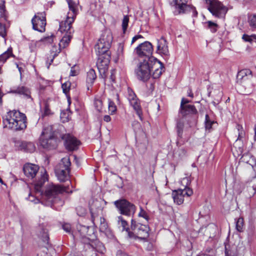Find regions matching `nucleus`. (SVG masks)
Here are the masks:
<instances>
[{"label":"nucleus","instance_id":"nucleus-1","mask_svg":"<svg viewBox=\"0 0 256 256\" xmlns=\"http://www.w3.org/2000/svg\"><path fill=\"white\" fill-rule=\"evenodd\" d=\"M41 173L40 179L34 184V189L36 193H38L42 196V202L44 203L45 205L52 206L58 200L57 196L59 193L64 192L68 193L72 192V190L70 191L68 188L66 186L52 184L47 186L44 193L42 190V188L44 183L48 180V174L45 170L44 172H41Z\"/></svg>","mask_w":256,"mask_h":256},{"label":"nucleus","instance_id":"nucleus-2","mask_svg":"<svg viewBox=\"0 0 256 256\" xmlns=\"http://www.w3.org/2000/svg\"><path fill=\"white\" fill-rule=\"evenodd\" d=\"M26 117L19 111L14 110L8 112L4 119V128L16 131L25 129Z\"/></svg>","mask_w":256,"mask_h":256},{"label":"nucleus","instance_id":"nucleus-3","mask_svg":"<svg viewBox=\"0 0 256 256\" xmlns=\"http://www.w3.org/2000/svg\"><path fill=\"white\" fill-rule=\"evenodd\" d=\"M73 22L72 18H70L68 21L60 22L59 31L64 34V36L59 43L60 48H64L69 44L74 32V30L72 27Z\"/></svg>","mask_w":256,"mask_h":256},{"label":"nucleus","instance_id":"nucleus-4","mask_svg":"<svg viewBox=\"0 0 256 256\" xmlns=\"http://www.w3.org/2000/svg\"><path fill=\"white\" fill-rule=\"evenodd\" d=\"M152 62L142 60L137 65L134 72L137 78L142 81H147L150 76Z\"/></svg>","mask_w":256,"mask_h":256},{"label":"nucleus","instance_id":"nucleus-5","mask_svg":"<svg viewBox=\"0 0 256 256\" xmlns=\"http://www.w3.org/2000/svg\"><path fill=\"white\" fill-rule=\"evenodd\" d=\"M40 140L42 146L44 148L52 149L56 148V140L52 126H48L44 128Z\"/></svg>","mask_w":256,"mask_h":256},{"label":"nucleus","instance_id":"nucleus-6","mask_svg":"<svg viewBox=\"0 0 256 256\" xmlns=\"http://www.w3.org/2000/svg\"><path fill=\"white\" fill-rule=\"evenodd\" d=\"M153 48L152 44L148 42H145L140 44L134 50V52L142 60L151 61L155 60L156 58L152 56Z\"/></svg>","mask_w":256,"mask_h":256},{"label":"nucleus","instance_id":"nucleus-7","mask_svg":"<svg viewBox=\"0 0 256 256\" xmlns=\"http://www.w3.org/2000/svg\"><path fill=\"white\" fill-rule=\"evenodd\" d=\"M112 40V36L110 32H105L102 34L97 44L95 49L97 53L104 54L108 52Z\"/></svg>","mask_w":256,"mask_h":256},{"label":"nucleus","instance_id":"nucleus-8","mask_svg":"<svg viewBox=\"0 0 256 256\" xmlns=\"http://www.w3.org/2000/svg\"><path fill=\"white\" fill-rule=\"evenodd\" d=\"M114 204L121 214L126 216H134L136 210L135 205L124 198L114 201Z\"/></svg>","mask_w":256,"mask_h":256},{"label":"nucleus","instance_id":"nucleus-9","mask_svg":"<svg viewBox=\"0 0 256 256\" xmlns=\"http://www.w3.org/2000/svg\"><path fill=\"white\" fill-rule=\"evenodd\" d=\"M70 164L69 158L66 157L62 159L59 167L56 170V176L60 181L64 182L68 180Z\"/></svg>","mask_w":256,"mask_h":256},{"label":"nucleus","instance_id":"nucleus-10","mask_svg":"<svg viewBox=\"0 0 256 256\" xmlns=\"http://www.w3.org/2000/svg\"><path fill=\"white\" fill-rule=\"evenodd\" d=\"M46 12H37L32 19V28L40 32H44L46 30Z\"/></svg>","mask_w":256,"mask_h":256},{"label":"nucleus","instance_id":"nucleus-11","mask_svg":"<svg viewBox=\"0 0 256 256\" xmlns=\"http://www.w3.org/2000/svg\"><path fill=\"white\" fill-rule=\"evenodd\" d=\"M126 98L129 102L130 105L133 108L136 112L140 120H142V110L140 106V101L137 98L136 94L132 89L128 87L127 88Z\"/></svg>","mask_w":256,"mask_h":256},{"label":"nucleus","instance_id":"nucleus-12","mask_svg":"<svg viewBox=\"0 0 256 256\" xmlns=\"http://www.w3.org/2000/svg\"><path fill=\"white\" fill-rule=\"evenodd\" d=\"M176 8L178 10V14H188L192 12V16H196L198 12L196 8L188 4V0H173Z\"/></svg>","mask_w":256,"mask_h":256},{"label":"nucleus","instance_id":"nucleus-13","mask_svg":"<svg viewBox=\"0 0 256 256\" xmlns=\"http://www.w3.org/2000/svg\"><path fill=\"white\" fill-rule=\"evenodd\" d=\"M208 9L214 16L218 18H224L228 10L227 8L222 2L216 0H213Z\"/></svg>","mask_w":256,"mask_h":256},{"label":"nucleus","instance_id":"nucleus-14","mask_svg":"<svg viewBox=\"0 0 256 256\" xmlns=\"http://www.w3.org/2000/svg\"><path fill=\"white\" fill-rule=\"evenodd\" d=\"M98 56L96 66L101 75L104 74L108 69L110 62V55L108 52L104 54L97 53Z\"/></svg>","mask_w":256,"mask_h":256},{"label":"nucleus","instance_id":"nucleus-15","mask_svg":"<svg viewBox=\"0 0 256 256\" xmlns=\"http://www.w3.org/2000/svg\"><path fill=\"white\" fill-rule=\"evenodd\" d=\"M192 194L193 191L192 188L182 189L180 188L172 192V196L174 202L180 205L183 203L184 196L189 197Z\"/></svg>","mask_w":256,"mask_h":256},{"label":"nucleus","instance_id":"nucleus-16","mask_svg":"<svg viewBox=\"0 0 256 256\" xmlns=\"http://www.w3.org/2000/svg\"><path fill=\"white\" fill-rule=\"evenodd\" d=\"M131 228L134 231V234L140 238H146L148 236L149 228L146 224H142L137 223L133 219L131 220Z\"/></svg>","mask_w":256,"mask_h":256},{"label":"nucleus","instance_id":"nucleus-17","mask_svg":"<svg viewBox=\"0 0 256 256\" xmlns=\"http://www.w3.org/2000/svg\"><path fill=\"white\" fill-rule=\"evenodd\" d=\"M62 138L64 140V144L68 150L73 151L78 148L80 142L72 136L70 134H66L63 135Z\"/></svg>","mask_w":256,"mask_h":256},{"label":"nucleus","instance_id":"nucleus-18","mask_svg":"<svg viewBox=\"0 0 256 256\" xmlns=\"http://www.w3.org/2000/svg\"><path fill=\"white\" fill-rule=\"evenodd\" d=\"M102 209L103 207L101 200H92V202H90V210L94 223L96 216L102 212Z\"/></svg>","mask_w":256,"mask_h":256},{"label":"nucleus","instance_id":"nucleus-19","mask_svg":"<svg viewBox=\"0 0 256 256\" xmlns=\"http://www.w3.org/2000/svg\"><path fill=\"white\" fill-rule=\"evenodd\" d=\"M15 146L18 150L28 152H33L36 150L34 144L30 142L17 141L15 142Z\"/></svg>","mask_w":256,"mask_h":256},{"label":"nucleus","instance_id":"nucleus-20","mask_svg":"<svg viewBox=\"0 0 256 256\" xmlns=\"http://www.w3.org/2000/svg\"><path fill=\"white\" fill-rule=\"evenodd\" d=\"M117 222L118 228L122 232L126 231L128 238H136V236L135 234L130 230L127 222L122 216H118L117 217Z\"/></svg>","mask_w":256,"mask_h":256},{"label":"nucleus","instance_id":"nucleus-21","mask_svg":"<svg viewBox=\"0 0 256 256\" xmlns=\"http://www.w3.org/2000/svg\"><path fill=\"white\" fill-rule=\"evenodd\" d=\"M39 170L38 166L32 164H27L24 166L23 170L24 174L28 178H34Z\"/></svg>","mask_w":256,"mask_h":256},{"label":"nucleus","instance_id":"nucleus-22","mask_svg":"<svg viewBox=\"0 0 256 256\" xmlns=\"http://www.w3.org/2000/svg\"><path fill=\"white\" fill-rule=\"evenodd\" d=\"M100 224L99 226L100 231L104 234L108 238L112 239L114 237L112 230L108 226L105 218L100 217Z\"/></svg>","mask_w":256,"mask_h":256},{"label":"nucleus","instance_id":"nucleus-23","mask_svg":"<svg viewBox=\"0 0 256 256\" xmlns=\"http://www.w3.org/2000/svg\"><path fill=\"white\" fill-rule=\"evenodd\" d=\"M252 78V72L249 69H243L239 71L236 76V81L240 84L248 81Z\"/></svg>","mask_w":256,"mask_h":256},{"label":"nucleus","instance_id":"nucleus-24","mask_svg":"<svg viewBox=\"0 0 256 256\" xmlns=\"http://www.w3.org/2000/svg\"><path fill=\"white\" fill-rule=\"evenodd\" d=\"M152 70H154V72L152 74V76L154 78L156 79L160 77L162 74V70L164 68L162 63L158 61L156 58L155 60H152Z\"/></svg>","mask_w":256,"mask_h":256},{"label":"nucleus","instance_id":"nucleus-25","mask_svg":"<svg viewBox=\"0 0 256 256\" xmlns=\"http://www.w3.org/2000/svg\"><path fill=\"white\" fill-rule=\"evenodd\" d=\"M77 231L76 232V236L84 240V242H86V240L88 239V232L89 227L82 226L81 224H78L76 226Z\"/></svg>","mask_w":256,"mask_h":256},{"label":"nucleus","instance_id":"nucleus-26","mask_svg":"<svg viewBox=\"0 0 256 256\" xmlns=\"http://www.w3.org/2000/svg\"><path fill=\"white\" fill-rule=\"evenodd\" d=\"M157 51L159 54L167 56L168 54V42L166 38L162 37L158 40Z\"/></svg>","mask_w":256,"mask_h":256},{"label":"nucleus","instance_id":"nucleus-27","mask_svg":"<svg viewBox=\"0 0 256 256\" xmlns=\"http://www.w3.org/2000/svg\"><path fill=\"white\" fill-rule=\"evenodd\" d=\"M10 92L22 94L27 98H30V92L29 88L24 86H20L17 88H14L11 90Z\"/></svg>","mask_w":256,"mask_h":256},{"label":"nucleus","instance_id":"nucleus-28","mask_svg":"<svg viewBox=\"0 0 256 256\" xmlns=\"http://www.w3.org/2000/svg\"><path fill=\"white\" fill-rule=\"evenodd\" d=\"M66 2L68 4L69 9L72 12V14L68 13L66 19L65 21H68L70 18H72L74 21L77 14L76 4L72 0H66Z\"/></svg>","mask_w":256,"mask_h":256},{"label":"nucleus","instance_id":"nucleus-29","mask_svg":"<svg viewBox=\"0 0 256 256\" xmlns=\"http://www.w3.org/2000/svg\"><path fill=\"white\" fill-rule=\"evenodd\" d=\"M180 112L182 116H185L189 114H196L197 110L194 105L188 104L180 108Z\"/></svg>","mask_w":256,"mask_h":256},{"label":"nucleus","instance_id":"nucleus-30","mask_svg":"<svg viewBox=\"0 0 256 256\" xmlns=\"http://www.w3.org/2000/svg\"><path fill=\"white\" fill-rule=\"evenodd\" d=\"M96 78L95 71L93 69L90 70L87 73L86 82L88 84L92 86ZM89 86H88V89L89 90Z\"/></svg>","mask_w":256,"mask_h":256},{"label":"nucleus","instance_id":"nucleus-31","mask_svg":"<svg viewBox=\"0 0 256 256\" xmlns=\"http://www.w3.org/2000/svg\"><path fill=\"white\" fill-rule=\"evenodd\" d=\"M14 56L12 54V49L10 47L6 51L0 55V62L4 64L8 58Z\"/></svg>","mask_w":256,"mask_h":256},{"label":"nucleus","instance_id":"nucleus-32","mask_svg":"<svg viewBox=\"0 0 256 256\" xmlns=\"http://www.w3.org/2000/svg\"><path fill=\"white\" fill-rule=\"evenodd\" d=\"M248 23L252 29H256V14H253L248 16Z\"/></svg>","mask_w":256,"mask_h":256},{"label":"nucleus","instance_id":"nucleus-33","mask_svg":"<svg viewBox=\"0 0 256 256\" xmlns=\"http://www.w3.org/2000/svg\"><path fill=\"white\" fill-rule=\"evenodd\" d=\"M60 52V50L58 49V51L54 52L53 50L51 53L50 56L48 58V61L46 62L47 68H48L50 66L52 62L56 56L58 55V54Z\"/></svg>","mask_w":256,"mask_h":256},{"label":"nucleus","instance_id":"nucleus-34","mask_svg":"<svg viewBox=\"0 0 256 256\" xmlns=\"http://www.w3.org/2000/svg\"><path fill=\"white\" fill-rule=\"evenodd\" d=\"M94 106L96 110L100 112L103 107L102 100L100 98H96L94 100Z\"/></svg>","mask_w":256,"mask_h":256},{"label":"nucleus","instance_id":"nucleus-35","mask_svg":"<svg viewBox=\"0 0 256 256\" xmlns=\"http://www.w3.org/2000/svg\"><path fill=\"white\" fill-rule=\"evenodd\" d=\"M184 124L183 121L181 120H179L177 122L176 124V130H177V134L178 136L180 138L182 137L183 128H184Z\"/></svg>","mask_w":256,"mask_h":256},{"label":"nucleus","instance_id":"nucleus-36","mask_svg":"<svg viewBox=\"0 0 256 256\" xmlns=\"http://www.w3.org/2000/svg\"><path fill=\"white\" fill-rule=\"evenodd\" d=\"M42 112V116H48L51 114V110L50 108V105L48 102H44V108Z\"/></svg>","mask_w":256,"mask_h":256},{"label":"nucleus","instance_id":"nucleus-37","mask_svg":"<svg viewBox=\"0 0 256 256\" xmlns=\"http://www.w3.org/2000/svg\"><path fill=\"white\" fill-rule=\"evenodd\" d=\"M70 117V112L68 110L63 111L60 113V118L62 122H66L69 120Z\"/></svg>","mask_w":256,"mask_h":256},{"label":"nucleus","instance_id":"nucleus-38","mask_svg":"<svg viewBox=\"0 0 256 256\" xmlns=\"http://www.w3.org/2000/svg\"><path fill=\"white\" fill-rule=\"evenodd\" d=\"M236 128L238 131V138L237 140H240L245 136V132L242 126L237 124Z\"/></svg>","mask_w":256,"mask_h":256},{"label":"nucleus","instance_id":"nucleus-39","mask_svg":"<svg viewBox=\"0 0 256 256\" xmlns=\"http://www.w3.org/2000/svg\"><path fill=\"white\" fill-rule=\"evenodd\" d=\"M242 40L246 42H249L250 44L255 42V34H252L250 36L244 34L242 37Z\"/></svg>","mask_w":256,"mask_h":256},{"label":"nucleus","instance_id":"nucleus-40","mask_svg":"<svg viewBox=\"0 0 256 256\" xmlns=\"http://www.w3.org/2000/svg\"><path fill=\"white\" fill-rule=\"evenodd\" d=\"M129 22V16L128 15L124 16L122 22V28L123 33L124 34L127 30L128 24Z\"/></svg>","mask_w":256,"mask_h":256},{"label":"nucleus","instance_id":"nucleus-41","mask_svg":"<svg viewBox=\"0 0 256 256\" xmlns=\"http://www.w3.org/2000/svg\"><path fill=\"white\" fill-rule=\"evenodd\" d=\"M38 236L41 237L42 240L44 242H48L49 240V236L48 234V232L45 229H42V232H40L39 234H38Z\"/></svg>","mask_w":256,"mask_h":256},{"label":"nucleus","instance_id":"nucleus-42","mask_svg":"<svg viewBox=\"0 0 256 256\" xmlns=\"http://www.w3.org/2000/svg\"><path fill=\"white\" fill-rule=\"evenodd\" d=\"M191 180L188 177L184 178L180 181V183L184 188L182 189L190 188L188 186L190 184Z\"/></svg>","mask_w":256,"mask_h":256},{"label":"nucleus","instance_id":"nucleus-43","mask_svg":"<svg viewBox=\"0 0 256 256\" xmlns=\"http://www.w3.org/2000/svg\"><path fill=\"white\" fill-rule=\"evenodd\" d=\"M243 226L244 220L242 218H240L236 221V229L238 231L241 232L242 231Z\"/></svg>","mask_w":256,"mask_h":256},{"label":"nucleus","instance_id":"nucleus-44","mask_svg":"<svg viewBox=\"0 0 256 256\" xmlns=\"http://www.w3.org/2000/svg\"><path fill=\"white\" fill-rule=\"evenodd\" d=\"M108 110L111 114H114L116 110V106L114 102L108 99Z\"/></svg>","mask_w":256,"mask_h":256},{"label":"nucleus","instance_id":"nucleus-45","mask_svg":"<svg viewBox=\"0 0 256 256\" xmlns=\"http://www.w3.org/2000/svg\"><path fill=\"white\" fill-rule=\"evenodd\" d=\"M186 152L184 148H180L175 152L174 155L176 156H178L180 158H182L186 156Z\"/></svg>","mask_w":256,"mask_h":256},{"label":"nucleus","instance_id":"nucleus-46","mask_svg":"<svg viewBox=\"0 0 256 256\" xmlns=\"http://www.w3.org/2000/svg\"><path fill=\"white\" fill-rule=\"evenodd\" d=\"M214 124L213 121H211L208 114L205 116V128L206 130H210L212 128V124Z\"/></svg>","mask_w":256,"mask_h":256},{"label":"nucleus","instance_id":"nucleus-47","mask_svg":"<svg viewBox=\"0 0 256 256\" xmlns=\"http://www.w3.org/2000/svg\"><path fill=\"white\" fill-rule=\"evenodd\" d=\"M225 254L226 256H242V254H240L237 250H232L229 252L226 249Z\"/></svg>","mask_w":256,"mask_h":256},{"label":"nucleus","instance_id":"nucleus-48","mask_svg":"<svg viewBox=\"0 0 256 256\" xmlns=\"http://www.w3.org/2000/svg\"><path fill=\"white\" fill-rule=\"evenodd\" d=\"M70 82H64V84H62V88L63 92L66 94H67L68 92H69V90L70 89Z\"/></svg>","mask_w":256,"mask_h":256},{"label":"nucleus","instance_id":"nucleus-49","mask_svg":"<svg viewBox=\"0 0 256 256\" xmlns=\"http://www.w3.org/2000/svg\"><path fill=\"white\" fill-rule=\"evenodd\" d=\"M6 29L5 26L0 23V36H1L4 40H6L5 36H6Z\"/></svg>","mask_w":256,"mask_h":256},{"label":"nucleus","instance_id":"nucleus-50","mask_svg":"<svg viewBox=\"0 0 256 256\" xmlns=\"http://www.w3.org/2000/svg\"><path fill=\"white\" fill-rule=\"evenodd\" d=\"M62 229L66 232L69 234L72 233V226L68 223H64L62 225Z\"/></svg>","mask_w":256,"mask_h":256},{"label":"nucleus","instance_id":"nucleus-51","mask_svg":"<svg viewBox=\"0 0 256 256\" xmlns=\"http://www.w3.org/2000/svg\"><path fill=\"white\" fill-rule=\"evenodd\" d=\"M138 216L142 217L146 220H148V216L146 211H144L142 207L140 208V212L138 214Z\"/></svg>","mask_w":256,"mask_h":256},{"label":"nucleus","instance_id":"nucleus-52","mask_svg":"<svg viewBox=\"0 0 256 256\" xmlns=\"http://www.w3.org/2000/svg\"><path fill=\"white\" fill-rule=\"evenodd\" d=\"M6 10L4 4H0V20L1 18H5Z\"/></svg>","mask_w":256,"mask_h":256},{"label":"nucleus","instance_id":"nucleus-53","mask_svg":"<svg viewBox=\"0 0 256 256\" xmlns=\"http://www.w3.org/2000/svg\"><path fill=\"white\" fill-rule=\"evenodd\" d=\"M216 26L217 25L216 24L213 23L212 22H208V26L212 32H216L217 30Z\"/></svg>","mask_w":256,"mask_h":256},{"label":"nucleus","instance_id":"nucleus-54","mask_svg":"<svg viewBox=\"0 0 256 256\" xmlns=\"http://www.w3.org/2000/svg\"><path fill=\"white\" fill-rule=\"evenodd\" d=\"M28 199L34 204H38L40 202V200L38 198H36L34 196L30 194Z\"/></svg>","mask_w":256,"mask_h":256},{"label":"nucleus","instance_id":"nucleus-55","mask_svg":"<svg viewBox=\"0 0 256 256\" xmlns=\"http://www.w3.org/2000/svg\"><path fill=\"white\" fill-rule=\"evenodd\" d=\"M76 211H77L78 214L80 216H83L86 213V210L82 207L77 208Z\"/></svg>","mask_w":256,"mask_h":256},{"label":"nucleus","instance_id":"nucleus-56","mask_svg":"<svg viewBox=\"0 0 256 256\" xmlns=\"http://www.w3.org/2000/svg\"><path fill=\"white\" fill-rule=\"evenodd\" d=\"M44 42L46 43L51 44L53 42L54 40V36H50L46 37L44 38Z\"/></svg>","mask_w":256,"mask_h":256},{"label":"nucleus","instance_id":"nucleus-57","mask_svg":"<svg viewBox=\"0 0 256 256\" xmlns=\"http://www.w3.org/2000/svg\"><path fill=\"white\" fill-rule=\"evenodd\" d=\"M189 102H190L188 100L184 98H182V101H181L180 108H182L184 106H186V104L188 103Z\"/></svg>","mask_w":256,"mask_h":256},{"label":"nucleus","instance_id":"nucleus-58","mask_svg":"<svg viewBox=\"0 0 256 256\" xmlns=\"http://www.w3.org/2000/svg\"><path fill=\"white\" fill-rule=\"evenodd\" d=\"M116 256H129L126 253L122 252L121 250L118 251Z\"/></svg>","mask_w":256,"mask_h":256},{"label":"nucleus","instance_id":"nucleus-59","mask_svg":"<svg viewBox=\"0 0 256 256\" xmlns=\"http://www.w3.org/2000/svg\"><path fill=\"white\" fill-rule=\"evenodd\" d=\"M104 120L106 122H110L111 120V118L108 115H106L104 117Z\"/></svg>","mask_w":256,"mask_h":256},{"label":"nucleus","instance_id":"nucleus-60","mask_svg":"<svg viewBox=\"0 0 256 256\" xmlns=\"http://www.w3.org/2000/svg\"><path fill=\"white\" fill-rule=\"evenodd\" d=\"M76 75V72L74 70V68H72L70 70V76H75Z\"/></svg>","mask_w":256,"mask_h":256},{"label":"nucleus","instance_id":"nucleus-61","mask_svg":"<svg viewBox=\"0 0 256 256\" xmlns=\"http://www.w3.org/2000/svg\"><path fill=\"white\" fill-rule=\"evenodd\" d=\"M188 96L192 98L194 96V94L192 92V90L191 89L189 88L188 90Z\"/></svg>","mask_w":256,"mask_h":256},{"label":"nucleus","instance_id":"nucleus-62","mask_svg":"<svg viewBox=\"0 0 256 256\" xmlns=\"http://www.w3.org/2000/svg\"><path fill=\"white\" fill-rule=\"evenodd\" d=\"M138 40V38L136 37V36H134L133 37V38H132V42H131V44H133L136 40Z\"/></svg>","mask_w":256,"mask_h":256},{"label":"nucleus","instance_id":"nucleus-63","mask_svg":"<svg viewBox=\"0 0 256 256\" xmlns=\"http://www.w3.org/2000/svg\"><path fill=\"white\" fill-rule=\"evenodd\" d=\"M254 141H256V124L254 125Z\"/></svg>","mask_w":256,"mask_h":256},{"label":"nucleus","instance_id":"nucleus-64","mask_svg":"<svg viewBox=\"0 0 256 256\" xmlns=\"http://www.w3.org/2000/svg\"><path fill=\"white\" fill-rule=\"evenodd\" d=\"M198 256H212L210 254H200Z\"/></svg>","mask_w":256,"mask_h":256}]
</instances>
